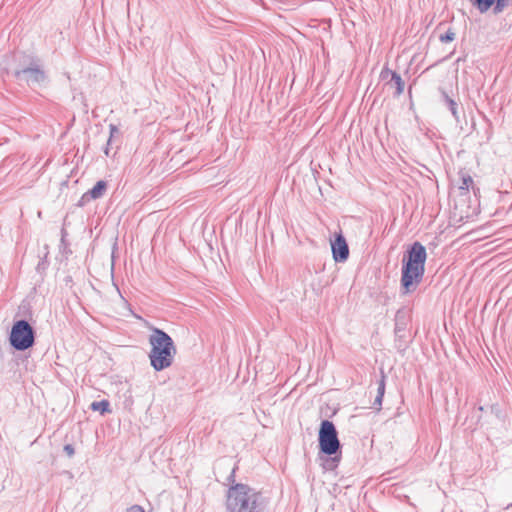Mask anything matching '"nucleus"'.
<instances>
[{
    "label": "nucleus",
    "instance_id": "f257e3e1",
    "mask_svg": "<svg viewBox=\"0 0 512 512\" xmlns=\"http://www.w3.org/2000/svg\"><path fill=\"white\" fill-rule=\"evenodd\" d=\"M427 258L426 248L420 242H414L402 259L401 289L403 294L414 292L421 283Z\"/></svg>",
    "mask_w": 512,
    "mask_h": 512
},
{
    "label": "nucleus",
    "instance_id": "f03ea898",
    "mask_svg": "<svg viewBox=\"0 0 512 512\" xmlns=\"http://www.w3.org/2000/svg\"><path fill=\"white\" fill-rule=\"evenodd\" d=\"M229 512H267L264 497L246 484H235L227 493Z\"/></svg>",
    "mask_w": 512,
    "mask_h": 512
},
{
    "label": "nucleus",
    "instance_id": "7ed1b4c3",
    "mask_svg": "<svg viewBox=\"0 0 512 512\" xmlns=\"http://www.w3.org/2000/svg\"><path fill=\"white\" fill-rule=\"evenodd\" d=\"M148 340L151 346L148 354L150 365L157 372L169 368L177 352L173 339L165 331L154 327Z\"/></svg>",
    "mask_w": 512,
    "mask_h": 512
},
{
    "label": "nucleus",
    "instance_id": "20e7f679",
    "mask_svg": "<svg viewBox=\"0 0 512 512\" xmlns=\"http://www.w3.org/2000/svg\"><path fill=\"white\" fill-rule=\"evenodd\" d=\"M16 57L19 64L14 75L19 81H23L33 88L44 87L48 84L49 76L39 58L30 54H21Z\"/></svg>",
    "mask_w": 512,
    "mask_h": 512
},
{
    "label": "nucleus",
    "instance_id": "39448f33",
    "mask_svg": "<svg viewBox=\"0 0 512 512\" xmlns=\"http://www.w3.org/2000/svg\"><path fill=\"white\" fill-rule=\"evenodd\" d=\"M9 342L17 351L31 348L35 344L34 328L24 319L15 321L11 328Z\"/></svg>",
    "mask_w": 512,
    "mask_h": 512
},
{
    "label": "nucleus",
    "instance_id": "423d86ee",
    "mask_svg": "<svg viewBox=\"0 0 512 512\" xmlns=\"http://www.w3.org/2000/svg\"><path fill=\"white\" fill-rule=\"evenodd\" d=\"M318 441L320 452L325 455L333 456L340 452L341 444L333 422L322 420L319 428Z\"/></svg>",
    "mask_w": 512,
    "mask_h": 512
},
{
    "label": "nucleus",
    "instance_id": "0eeeda50",
    "mask_svg": "<svg viewBox=\"0 0 512 512\" xmlns=\"http://www.w3.org/2000/svg\"><path fill=\"white\" fill-rule=\"evenodd\" d=\"M333 258L336 262H344L349 256V248L347 242L342 234L335 237L334 242L331 243Z\"/></svg>",
    "mask_w": 512,
    "mask_h": 512
},
{
    "label": "nucleus",
    "instance_id": "6e6552de",
    "mask_svg": "<svg viewBox=\"0 0 512 512\" xmlns=\"http://www.w3.org/2000/svg\"><path fill=\"white\" fill-rule=\"evenodd\" d=\"M107 189V183L103 180L98 181L92 189H90L83 198L89 196L91 199L101 198Z\"/></svg>",
    "mask_w": 512,
    "mask_h": 512
},
{
    "label": "nucleus",
    "instance_id": "1a4fd4ad",
    "mask_svg": "<svg viewBox=\"0 0 512 512\" xmlns=\"http://www.w3.org/2000/svg\"><path fill=\"white\" fill-rule=\"evenodd\" d=\"M389 84L395 87V96H400L403 93L405 83L398 73L391 72Z\"/></svg>",
    "mask_w": 512,
    "mask_h": 512
},
{
    "label": "nucleus",
    "instance_id": "9d476101",
    "mask_svg": "<svg viewBox=\"0 0 512 512\" xmlns=\"http://www.w3.org/2000/svg\"><path fill=\"white\" fill-rule=\"evenodd\" d=\"M444 103L447 105L454 119L459 122L458 105L446 92L442 91Z\"/></svg>",
    "mask_w": 512,
    "mask_h": 512
},
{
    "label": "nucleus",
    "instance_id": "9b49d317",
    "mask_svg": "<svg viewBox=\"0 0 512 512\" xmlns=\"http://www.w3.org/2000/svg\"><path fill=\"white\" fill-rule=\"evenodd\" d=\"M470 2L479 10V12L485 13L492 7L495 0H470Z\"/></svg>",
    "mask_w": 512,
    "mask_h": 512
},
{
    "label": "nucleus",
    "instance_id": "f8f14e48",
    "mask_svg": "<svg viewBox=\"0 0 512 512\" xmlns=\"http://www.w3.org/2000/svg\"><path fill=\"white\" fill-rule=\"evenodd\" d=\"M405 331H406L405 320L404 319L402 320L398 313L396 316V323H395V329H394L396 337H398V338L405 337Z\"/></svg>",
    "mask_w": 512,
    "mask_h": 512
},
{
    "label": "nucleus",
    "instance_id": "ddd939ff",
    "mask_svg": "<svg viewBox=\"0 0 512 512\" xmlns=\"http://www.w3.org/2000/svg\"><path fill=\"white\" fill-rule=\"evenodd\" d=\"M110 403L107 400L95 401L90 405L91 410L99 411L101 414L109 412Z\"/></svg>",
    "mask_w": 512,
    "mask_h": 512
},
{
    "label": "nucleus",
    "instance_id": "4468645a",
    "mask_svg": "<svg viewBox=\"0 0 512 512\" xmlns=\"http://www.w3.org/2000/svg\"><path fill=\"white\" fill-rule=\"evenodd\" d=\"M510 0H495L493 13L500 14L502 13L509 5Z\"/></svg>",
    "mask_w": 512,
    "mask_h": 512
},
{
    "label": "nucleus",
    "instance_id": "2eb2a0df",
    "mask_svg": "<svg viewBox=\"0 0 512 512\" xmlns=\"http://www.w3.org/2000/svg\"><path fill=\"white\" fill-rule=\"evenodd\" d=\"M473 184V179L469 175H464L462 177V184L460 185L459 189L468 191L469 187Z\"/></svg>",
    "mask_w": 512,
    "mask_h": 512
},
{
    "label": "nucleus",
    "instance_id": "dca6fc26",
    "mask_svg": "<svg viewBox=\"0 0 512 512\" xmlns=\"http://www.w3.org/2000/svg\"><path fill=\"white\" fill-rule=\"evenodd\" d=\"M454 39H455V32L452 31L451 29H449L445 34H442L440 36V41L444 42V43L451 42Z\"/></svg>",
    "mask_w": 512,
    "mask_h": 512
},
{
    "label": "nucleus",
    "instance_id": "f3484780",
    "mask_svg": "<svg viewBox=\"0 0 512 512\" xmlns=\"http://www.w3.org/2000/svg\"><path fill=\"white\" fill-rule=\"evenodd\" d=\"M339 462V458L338 457H332L328 460H326L325 464H324V468L327 469V470H331L333 468H335L337 466V463Z\"/></svg>",
    "mask_w": 512,
    "mask_h": 512
},
{
    "label": "nucleus",
    "instance_id": "a211bd4d",
    "mask_svg": "<svg viewBox=\"0 0 512 512\" xmlns=\"http://www.w3.org/2000/svg\"><path fill=\"white\" fill-rule=\"evenodd\" d=\"M384 393H385V375L382 373L381 379L378 383L377 394L384 396Z\"/></svg>",
    "mask_w": 512,
    "mask_h": 512
},
{
    "label": "nucleus",
    "instance_id": "6ab92c4d",
    "mask_svg": "<svg viewBox=\"0 0 512 512\" xmlns=\"http://www.w3.org/2000/svg\"><path fill=\"white\" fill-rule=\"evenodd\" d=\"M109 129H110V137L108 139V144H110V142H111L112 138L114 137V135L116 133H118V128L114 124H110Z\"/></svg>",
    "mask_w": 512,
    "mask_h": 512
},
{
    "label": "nucleus",
    "instance_id": "aec40b11",
    "mask_svg": "<svg viewBox=\"0 0 512 512\" xmlns=\"http://www.w3.org/2000/svg\"><path fill=\"white\" fill-rule=\"evenodd\" d=\"M126 512H145L144 508L140 505H132L126 509Z\"/></svg>",
    "mask_w": 512,
    "mask_h": 512
},
{
    "label": "nucleus",
    "instance_id": "412c9836",
    "mask_svg": "<svg viewBox=\"0 0 512 512\" xmlns=\"http://www.w3.org/2000/svg\"><path fill=\"white\" fill-rule=\"evenodd\" d=\"M64 451L66 452V454L69 457H72L74 455V453H75V449H74V447L71 444H66L64 446Z\"/></svg>",
    "mask_w": 512,
    "mask_h": 512
},
{
    "label": "nucleus",
    "instance_id": "4be33fe9",
    "mask_svg": "<svg viewBox=\"0 0 512 512\" xmlns=\"http://www.w3.org/2000/svg\"><path fill=\"white\" fill-rule=\"evenodd\" d=\"M382 400H383V396L377 394L375 401L373 403L374 407L379 409L382 405Z\"/></svg>",
    "mask_w": 512,
    "mask_h": 512
},
{
    "label": "nucleus",
    "instance_id": "5701e85b",
    "mask_svg": "<svg viewBox=\"0 0 512 512\" xmlns=\"http://www.w3.org/2000/svg\"><path fill=\"white\" fill-rule=\"evenodd\" d=\"M391 72H392L391 70H389L388 68H385L381 72V77L383 79H386V78H388V76H391Z\"/></svg>",
    "mask_w": 512,
    "mask_h": 512
},
{
    "label": "nucleus",
    "instance_id": "b1692460",
    "mask_svg": "<svg viewBox=\"0 0 512 512\" xmlns=\"http://www.w3.org/2000/svg\"><path fill=\"white\" fill-rule=\"evenodd\" d=\"M104 153L108 156L109 155V144L107 143V146L104 150Z\"/></svg>",
    "mask_w": 512,
    "mask_h": 512
},
{
    "label": "nucleus",
    "instance_id": "393cba45",
    "mask_svg": "<svg viewBox=\"0 0 512 512\" xmlns=\"http://www.w3.org/2000/svg\"><path fill=\"white\" fill-rule=\"evenodd\" d=\"M234 473H235V468H233V469H232V473H231V475H230V477H229L230 479H233V477H234Z\"/></svg>",
    "mask_w": 512,
    "mask_h": 512
},
{
    "label": "nucleus",
    "instance_id": "a878e982",
    "mask_svg": "<svg viewBox=\"0 0 512 512\" xmlns=\"http://www.w3.org/2000/svg\"><path fill=\"white\" fill-rule=\"evenodd\" d=\"M511 507L512 508V504L508 505V508Z\"/></svg>",
    "mask_w": 512,
    "mask_h": 512
}]
</instances>
